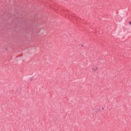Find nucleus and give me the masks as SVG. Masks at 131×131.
<instances>
[{"label": "nucleus", "mask_w": 131, "mask_h": 131, "mask_svg": "<svg viewBox=\"0 0 131 131\" xmlns=\"http://www.w3.org/2000/svg\"><path fill=\"white\" fill-rule=\"evenodd\" d=\"M129 24H130L131 25V21L129 22Z\"/></svg>", "instance_id": "2"}, {"label": "nucleus", "mask_w": 131, "mask_h": 131, "mask_svg": "<svg viewBox=\"0 0 131 131\" xmlns=\"http://www.w3.org/2000/svg\"><path fill=\"white\" fill-rule=\"evenodd\" d=\"M93 71H96L97 70V67H95L94 68H92Z\"/></svg>", "instance_id": "1"}]
</instances>
